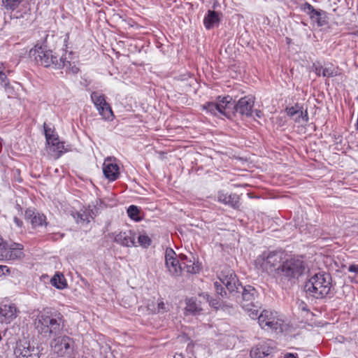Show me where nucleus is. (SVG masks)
<instances>
[{"mask_svg":"<svg viewBox=\"0 0 358 358\" xmlns=\"http://www.w3.org/2000/svg\"><path fill=\"white\" fill-rule=\"evenodd\" d=\"M238 290L240 292L236 295L239 296V298L236 301H238V299L241 298V301H239L241 306L247 303H248V305L255 303V301L258 296V292L254 287L251 285L243 287L241 284Z\"/></svg>","mask_w":358,"mask_h":358,"instance_id":"nucleus-15","label":"nucleus"},{"mask_svg":"<svg viewBox=\"0 0 358 358\" xmlns=\"http://www.w3.org/2000/svg\"><path fill=\"white\" fill-rule=\"evenodd\" d=\"M50 150L54 153V157L57 159L60 157L64 152H66V150L64 148V142L59 141L57 143H52V145L50 147Z\"/></svg>","mask_w":358,"mask_h":358,"instance_id":"nucleus-29","label":"nucleus"},{"mask_svg":"<svg viewBox=\"0 0 358 358\" xmlns=\"http://www.w3.org/2000/svg\"><path fill=\"white\" fill-rule=\"evenodd\" d=\"M13 220H14V222L15 223V224H16L17 227H22V225H23V222H22L20 219L17 218V217H14V219H13Z\"/></svg>","mask_w":358,"mask_h":358,"instance_id":"nucleus-43","label":"nucleus"},{"mask_svg":"<svg viewBox=\"0 0 358 358\" xmlns=\"http://www.w3.org/2000/svg\"><path fill=\"white\" fill-rule=\"evenodd\" d=\"M138 242L143 248H148L151 245L152 240L147 235H140L138 237Z\"/></svg>","mask_w":358,"mask_h":358,"instance_id":"nucleus-33","label":"nucleus"},{"mask_svg":"<svg viewBox=\"0 0 358 358\" xmlns=\"http://www.w3.org/2000/svg\"><path fill=\"white\" fill-rule=\"evenodd\" d=\"M43 128L45 137H48V136H50L51 134L55 133V131L50 128L45 123H44Z\"/></svg>","mask_w":358,"mask_h":358,"instance_id":"nucleus-40","label":"nucleus"},{"mask_svg":"<svg viewBox=\"0 0 358 358\" xmlns=\"http://www.w3.org/2000/svg\"><path fill=\"white\" fill-rule=\"evenodd\" d=\"M24 245L18 243H5L0 250V259L5 261L21 260L24 257Z\"/></svg>","mask_w":358,"mask_h":358,"instance_id":"nucleus-11","label":"nucleus"},{"mask_svg":"<svg viewBox=\"0 0 358 358\" xmlns=\"http://www.w3.org/2000/svg\"><path fill=\"white\" fill-rule=\"evenodd\" d=\"M307 264L301 257L294 256L282 260L275 275L277 282L283 287L293 285L302 276Z\"/></svg>","mask_w":358,"mask_h":358,"instance_id":"nucleus-3","label":"nucleus"},{"mask_svg":"<svg viewBox=\"0 0 358 358\" xmlns=\"http://www.w3.org/2000/svg\"><path fill=\"white\" fill-rule=\"evenodd\" d=\"M244 303L242 305V308L248 313L249 316L252 319H258L259 315V306L256 305L255 303L248 305Z\"/></svg>","mask_w":358,"mask_h":358,"instance_id":"nucleus-28","label":"nucleus"},{"mask_svg":"<svg viewBox=\"0 0 358 358\" xmlns=\"http://www.w3.org/2000/svg\"><path fill=\"white\" fill-rule=\"evenodd\" d=\"M91 99L95 105L99 114L104 120H113V113L112 111L111 107L106 102L104 94H102L98 92H93L91 94Z\"/></svg>","mask_w":358,"mask_h":358,"instance_id":"nucleus-12","label":"nucleus"},{"mask_svg":"<svg viewBox=\"0 0 358 358\" xmlns=\"http://www.w3.org/2000/svg\"><path fill=\"white\" fill-rule=\"evenodd\" d=\"M165 265L168 272L172 276L178 277L182 273V264L177 259V255L175 251L168 248L165 252Z\"/></svg>","mask_w":358,"mask_h":358,"instance_id":"nucleus-13","label":"nucleus"},{"mask_svg":"<svg viewBox=\"0 0 358 358\" xmlns=\"http://www.w3.org/2000/svg\"><path fill=\"white\" fill-rule=\"evenodd\" d=\"M258 323L261 328L267 331L282 332L283 320L280 319L276 313L264 310L258 316Z\"/></svg>","mask_w":358,"mask_h":358,"instance_id":"nucleus-8","label":"nucleus"},{"mask_svg":"<svg viewBox=\"0 0 358 358\" xmlns=\"http://www.w3.org/2000/svg\"><path fill=\"white\" fill-rule=\"evenodd\" d=\"M23 0H3L4 6L9 10H15Z\"/></svg>","mask_w":358,"mask_h":358,"instance_id":"nucleus-34","label":"nucleus"},{"mask_svg":"<svg viewBox=\"0 0 358 358\" xmlns=\"http://www.w3.org/2000/svg\"><path fill=\"white\" fill-rule=\"evenodd\" d=\"M186 310L196 315L201 310V308L196 304L193 299H190L187 301Z\"/></svg>","mask_w":358,"mask_h":358,"instance_id":"nucleus-31","label":"nucleus"},{"mask_svg":"<svg viewBox=\"0 0 358 358\" xmlns=\"http://www.w3.org/2000/svg\"><path fill=\"white\" fill-rule=\"evenodd\" d=\"M50 347L59 357H70L73 352L75 342L72 338L62 333L52 338Z\"/></svg>","mask_w":358,"mask_h":358,"instance_id":"nucleus-7","label":"nucleus"},{"mask_svg":"<svg viewBox=\"0 0 358 358\" xmlns=\"http://www.w3.org/2000/svg\"><path fill=\"white\" fill-rule=\"evenodd\" d=\"M270 343L271 341H263L258 343L251 349L250 357L252 358H264L269 355L273 351Z\"/></svg>","mask_w":358,"mask_h":358,"instance_id":"nucleus-21","label":"nucleus"},{"mask_svg":"<svg viewBox=\"0 0 358 358\" xmlns=\"http://www.w3.org/2000/svg\"><path fill=\"white\" fill-rule=\"evenodd\" d=\"M220 282H215L214 287L218 295L222 299L228 298L231 300H237L239 296H237L241 283L236 277V275L232 270H228L226 272H222L219 277Z\"/></svg>","mask_w":358,"mask_h":358,"instance_id":"nucleus-5","label":"nucleus"},{"mask_svg":"<svg viewBox=\"0 0 358 358\" xmlns=\"http://www.w3.org/2000/svg\"><path fill=\"white\" fill-rule=\"evenodd\" d=\"M127 215L134 221H140L141 220L140 216V209L136 206H130L127 209Z\"/></svg>","mask_w":358,"mask_h":358,"instance_id":"nucleus-30","label":"nucleus"},{"mask_svg":"<svg viewBox=\"0 0 358 358\" xmlns=\"http://www.w3.org/2000/svg\"><path fill=\"white\" fill-rule=\"evenodd\" d=\"M35 326L39 335L50 339L64 332L65 320L59 311L48 308L37 315Z\"/></svg>","mask_w":358,"mask_h":358,"instance_id":"nucleus-2","label":"nucleus"},{"mask_svg":"<svg viewBox=\"0 0 358 358\" xmlns=\"http://www.w3.org/2000/svg\"><path fill=\"white\" fill-rule=\"evenodd\" d=\"M51 284L59 289H63L67 286L66 280L64 275L61 273H57L52 278Z\"/></svg>","mask_w":358,"mask_h":358,"instance_id":"nucleus-26","label":"nucleus"},{"mask_svg":"<svg viewBox=\"0 0 358 358\" xmlns=\"http://www.w3.org/2000/svg\"><path fill=\"white\" fill-rule=\"evenodd\" d=\"M48 238H53V236L52 234H50Z\"/></svg>","mask_w":358,"mask_h":358,"instance_id":"nucleus-48","label":"nucleus"},{"mask_svg":"<svg viewBox=\"0 0 358 358\" xmlns=\"http://www.w3.org/2000/svg\"><path fill=\"white\" fill-rule=\"evenodd\" d=\"M4 70V64L0 62V88L3 90L8 97L13 96L15 95V90L8 78V74L11 73V71L8 70L6 73Z\"/></svg>","mask_w":358,"mask_h":358,"instance_id":"nucleus-17","label":"nucleus"},{"mask_svg":"<svg viewBox=\"0 0 358 358\" xmlns=\"http://www.w3.org/2000/svg\"><path fill=\"white\" fill-rule=\"evenodd\" d=\"M318 27H322L328 23L327 13L322 10H317L314 14L313 20Z\"/></svg>","mask_w":358,"mask_h":358,"instance_id":"nucleus-27","label":"nucleus"},{"mask_svg":"<svg viewBox=\"0 0 358 358\" xmlns=\"http://www.w3.org/2000/svg\"><path fill=\"white\" fill-rule=\"evenodd\" d=\"M348 271L358 273V264H351L348 267Z\"/></svg>","mask_w":358,"mask_h":358,"instance_id":"nucleus-42","label":"nucleus"},{"mask_svg":"<svg viewBox=\"0 0 358 358\" xmlns=\"http://www.w3.org/2000/svg\"><path fill=\"white\" fill-rule=\"evenodd\" d=\"M136 233L131 230L120 231L115 236V242L124 247L136 246Z\"/></svg>","mask_w":358,"mask_h":358,"instance_id":"nucleus-18","label":"nucleus"},{"mask_svg":"<svg viewBox=\"0 0 358 358\" xmlns=\"http://www.w3.org/2000/svg\"><path fill=\"white\" fill-rule=\"evenodd\" d=\"M17 316V309L14 304H4L0 307V320L10 323Z\"/></svg>","mask_w":358,"mask_h":358,"instance_id":"nucleus-23","label":"nucleus"},{"mask_svg":"<svg viewBox=\"0 0 358 358\" xmlns=\"http://www.w3.org/2000/svg\"><path fill=\"white\" fill-rule=\"evenodd\" d=\"M46 34L41 44L37 43L34 48L29 51V57L34 58L37 64L45 68H52L56 70L65 69L66 73L77 74L79 68L73 60V52H65L61 56L52 50L48 49Z\"/></svg>","mask_w":358,"mask_h":358,"instance_id":"nucleus-1","label":"nucleus"},{"mask_svg":"<svg viewBox=\"0 0 358 358\" xmlns=\"http://www.w3.org/2000/svg\"><path fill=\"white\" fill-rule=\"evenodd\" d=\"M148 308L154 313H164L166 311V305L163 301L159 302L157 308L155 307L154 304L151 306L148 303Z\"/></svg>","mask_w":358,"mask_h":358,"instance_id":"nucleus-32","label":"nucleus"},{"mask_svg":"<svg viewBox=\"0 0 358 358\" xmlns=\"http://www.w3.org/2000/svg\"><path fill=\"white\" fill-rule=\"evenodd\" d=\"M174 358H184V357L182 354H176Z\"/></svg>","mask_w":358,"mask_h":358,"instance_id":"nucleus-46","label":"nucleus"},{"mask_svg":"<svg viewBox=\"0 0 358 358\" xmlns=\"http://www.w3.org/2000/svg\"><path fill=\"white\" fill-rule=\"evenodd\" d=\"M254 103V99L250 96L241 98L236 104L232 102L230 116L235 112L239 113L241 115H245L247 117L252 116Z\"/></svg>","mask_w":358,"mask_h":358,"instance_id":"nucleus-14","label":"nucleus"},{"mask_svg":"<svg viewBox=\"0 0 358 358\" xmlns=\"http://www.w3.org/2000/svg\"><path fill=\"white\" fill-rule=\"evenodd\" d=\"M313 69L317 76L334 77L339 74L338 68L331 64L324 67L320 62L313 63Z\"/></svg>","mask_w":358,"mask_h":358,"instance_id":"nucleus-19","label":"nucleus"},{"mask_svg":"<svg viewBox=\"0 0 358 358\" xmlns=\"http://www.w3.org/2000/svg\"><path fill=\"white\" fill-rule=\"evenodd\" d=\"M332 278L329 273L322 271L311 276L306 282L304 290L315 299L331 297L332 288Z\"/></svg>","mask_w":358,"mask_h":358,"instance_id":"nucleus-4","label":"nucleus"},{"mask_svg":"<svg viewBox=\"0 0 358 358\" xmlns=\"http://www.w3.org/2000/svg\"><path fill=\"white\" fill-rule=\"evenodd\" d=\"M259 113H260V111H257V115L258 117H259Z\"/></svg>","mask_w":358,"mask_h":358,"instance_id":"nucleus-49","label":"nucleus"},{"mask_svg":"<svg viewBox=\"0 0 358 358\" xmlns=\"http://www.w3.org/2000/svg\"><path fill=\"white\" fill-rule=\"evenodd\" d=\"M297 116L296 118H295V121L296 122H300L301 121V119L305 122H307L308 121V113L307 111L306 110L305 113L303 112L302 110V108L300 107V112L298 113V114L296 115Z\"/></svg>","mask_w":358,"mask_h":358,"instance_id":"nucleus-37","label":"nucleus"},{"mask_svg":"<svg viewBox=\"0 0 358 358\" xmlns=\"http://www.w3.org/2000/svg\"><path fill=\"white\" fill-rule=\"evenodd\" d=\"M203 296L208 301L209 305L211 307H213L215 309H218L219 307L221 306V302H220V299H214L212 296H210L208 294H205Z\"/></svg>","mask_w":358,"mask_h":358,"instance_id":"nucleus-35","label":"nucleus"},{"mask_svg":"<svg viewBox=\"0 0 358 358\" xmlns=\"http://www.w3.org/2000/svg\"><path fill=\"white\" fill-rule=\"evenodd\" d=\"M284 358H299L297 354L287 353L285 355Z\"/></svg>","mask_w":358,"mask_h":358,"instance_id":"nucleus-45","label":"nucleus"},{"mask_svg":"<svg viewBox=\"0 0 358 358\" xmlns=\"http://www.w3.org/2000/svg\"><path fill=\"white\" fill-rule=\"evenodd\" d=\"M80 220H84L82 215H80Z\"/></svg>","mask_w":358,"mask_h":358,"instance_id":"nucleus-50","label":"nucleus"},{"mask_svg":"<svg viewBox=\"0 0 358 358\" xmlns=\"http://www.w3.org/2000/svg\"><path fill=\"white\" fill-rule=\"evenodd\" d=\"M217 201L224 205H227L234 209L239 208L241 206L239 196L236 194H228L224 191L217 193Z\"/></svg>","mask_w":358,"mask_h":358,"instance_id":"nucleus-20","label":"nucleus"},{"mask_svg":"<svg viewBox=\"0 0 358 358\" xmlns=\"http://www.w3.org/2000/svg\"><path fill=\"white\" fill-rule=\"evenodd\" d=\"M41 351L39 346L24 338L17 342L14 354L17 358H39Z\"/></svg>","mask_w":358,"mask_h":358,"instance_id":"nucleus-10","label":"nucleus"},{"mask_svg":"<svg viewBox=\"0 0 358 358\" xmlns=\"http://www.w3.org/2000/svg\"><path fill=\"white\" fill-rule=\"evenodd\" d=\"M357 129H358V120H357Z\"/></svg>","mask_w":358,"mask_h":358,"instance_id":"nucleus-51","label":"nucleus"},{"mask_svg":"<svg viewBox=\"0 0 358 358\" xmlns=\"http://www.w3.org/2000/svg\"><path fill=\"white\" fill-rule=\"evenodd\" d=\"M24 219L31 224L34 229L43 225L47 226L48 224L45 215L30 208L25 210Z\"/></svg>","mask_w":358,"mask_h":358,"instance_id":"nucleus-16","label":"nucleus"},{"mask_svg":"<svg viewBox=\"0 0 358 358\" xmlns=\"http://www.w3.org/2000/svg\"><path fill=\"white\" fill-rule=\"evenodd\" d=\"M283 259L285 253L282 250L264 251L255 260V265L257 269L275 278Z\"/></svg>","mask_w":358,"mask_h":358,"instance_id":"nucleus-6","label":"nucleus"},{"mask_svg":"<svg viewBox=\"0 0 358 358\" xmlns=\"http://www.w3.org/2000/svg\"><path fill=\"white\" fill-rule=\"evenodd\" d=\"M218 99L219 101L217 103H206L203 106V109L212 115H217L219 113L230 118V110L232 108V98L228 96L220 99V96H219Z\"/></svg>","mask_w":358,"mask_h":358,"instance_id":"nucleus-9","label":"nucleus"},{"mask_svg":"<svg viewBox=\"0 0 358 358\" xmlns=\"http://www.w3.org/2000/svg\"><path fill=\"white\" fill-rule=\"evenodd\" d=\"M287 113L290 117H294L300 112V107L298 105L286 108Z\"/></svg>","mask_w":358,"mask_h":358,"instance_id":"nucleus-38","label":"nucleus"},{"mask_svg":"<svg viewBox=\"0 0 358 358\" xmlns=\"http://www.w3.org/2000/svg\"><path fill=\"white\" fill-rule=\"evenodd\" d=\"M220 21L219 13L215 10H208L203 18V25L206 29H211L215 26H218Z\"/></svg>","mask_w":358,"mask_h":358,"instance_id":"nucleus-24","label":"nucleus"},{"mask_svg":"<svg viewBox=\"0 0 358 358\" xmlns=\"http://www.w3.org/2000/svg\"><path fill=\"white\" fill-rule=\"evenodd\" d=\"M303 10L309 15L311 20H313L314 14L316 13V10L310 3L306 2L303 5Z\"/></svg>","mask_w":358,"mask_h":358,"instance_id":"nucleus-36","label":"nucleus"},{"mask_svg":"<svg viewBox=\"0 0 358 358\" xmlns=\"http://www.w3.org/2000/svg\"><path fill=\"white\" fill-rule=\"evenodd\" d=\"M103 172L105 177L110 181L116 180L120 176V169L117 164L106 159L103 165Z\"/></svg>","mask_w":358,"mask_h":358,"instance_id":"nucleus-22","label":"nucleus"},{"mask_svg":"<svg viewBox=\"0 0 358 358\" xmlns=\"http://www.w3.org/2000/svg\"><path fill=\"white\" fill-rule=\"evenodd\" d=\"M180 257L182 260V270L185 269L189 273H196L199 271V267L198 264H195L193 257H192V258H187L185 255H180Z\"/></svg>","mask_w":358,"mask_h":358,"instance_id":"nucleus-25","label":"nucleus"},{"mask_svg":"<svg viewBox=\"0 0 358 358\" xmlns=\"http://www.w3.org/2000/svg\"><path fill=\"white\" fill-rule=\"evenodd\" d=\"M10 272V268L7 266L0 265V277Z\"/></svg>","mask_w":358,"mask_h":358,"instance_id":"nucleus-41","label":"nucleus"},{"mask_svg":"<svg viewBox=\"0 0 358 358\" xmlns=\"http://www.w3.org/2000/svg\"><path fill=\"white\" fill-rule=\"evenodd\" d=\"M299 307L303 311H308V309L307 308V305L304 302H303V301L300 303Z\"/></svg>","mask_w":358,"mask_h":358,"instance_id":"nucleus-44","label":"nucleus"},{"mask_svg":"<svg viewBox=\"0 0 358 358\" xmlns=\"http://www.w3.org/2000/svg\"><path fill=\"white\" fill-rule=\"evenodd\" d=\"M56 235L59 236L57 238H63V236H64V234H59V233H58V234H56Z\"/></svg>","mask_w":358,"mask_h":358,"instance_id":"nucleus-47","label":"nucleus"},{"mask_svg":"<svg viewBox=\"0 0 358 358\" xmlns=\"http://www.w3.org/2000/svg\"><path fill=\"white\" fill-rule=\"evenodd\" d=\"M45 139L47 144L49 145L50 147L52 145V143H57L59 141L58 135L55 133L51 134V135L48 137H45Z\"/></svg>","mask_w":358,"mask_h":358,"instance_id":"nucleus-39","label":"nucleus"}]
</instances>
